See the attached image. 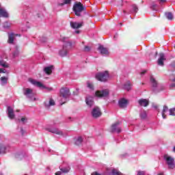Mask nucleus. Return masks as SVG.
Returning <instances> with one entry per match:
<instances>
[{
  "label": "nucleus",
  "mask_w": 175,
  "mask_h": 175,
  "mask_svg": "<svg viewBox=\"0 0 175 175\" xmlns=\"http://www.w3.org/2000/svg\"><path fill=\"white\" fill-rule=\"evenodd\" d=\"M16 111L17 113H18L20 111V109H17Z\"/></svg>",
  "instance_id": "obj_53"
},
{
  "label": "nucleus",
  "mask_w": 175,
  "mask_h": 175,
  "mask_svg": "<svg viewBox=\"0 0 175 175\" xmlns=\"http://www.w3.org/2000/svg\"><path fill=\"white\" fill-rule=\"evenodd\" d=\"M98 51L103 55H109V49H107V48H105L102 45L98 46Z\"/></svg>",
  "instance_id": "obj_13"
},
{
  "label": "nucleus",
  "mask_w": 175,
  "mask_h": 175,
  "mask_svg": "<svg viewBox=\"0 0 175 175\" xmlns=\"http://www.w3.org/2000/svg\"><path fill=\"white\" fill-rule=\"evenodd\" d=\"M170 88H174V87H175V82L171 83V84L170 85Z\"/></svg>",
  "instance_id": "obj_43"
},
{
  "label": "nucleus",
  "mask_w": 175,
  "mask_h": 175,
  "mask_svg": "<svg viewBox=\"0 0 175 175\" xmlns=\"http://www.w3.org/2000/svg\"><path fill=\"white\" fill-rule=\"evenodd\" d=\"M23 94L25 95V96L29 98V95L32 94V89L27 88Z\"/></svg>",
  "instance_id": "obj_25"
},
{
  "label": "nucleus",
  "mask_w": 175,
  "mask_h": 175,
  "mask_svg": "<svg viewBox=\"0 0 175 175\" xmlns=\"http://www.w3.org/2000/svg\"><path fill=\"white\" fill-rule=\"evenodd\" d=\"M118 125H120V122H118L112 124L111 127V132L112 133L116 132V133H121L122 129L121 127L118 126Z\"/></svg>",
  "instance_id": "obj_9"
},
{
  "label": "nucleus",
  "mask_w": 175,
  "mask_h": 175,
  "mask_svg": "<svg viewBox=\"0 0 175 175\" xmlns=\"http://www.w3.org/2000/svg\"><path fill=\"white\" fill-rule=\"evenodd\" d=\"M174 68H175V63L173 64Z\"/></svg>",
  "instance_id": "obj_55"
},
{
  "label": "nucleus",
  "mask_w": 175,
  "mask_h": 175,
  "mask_svg": "<svg viewBox=\"0 0 175 175\" xmlns=\"http://www.w3.org/2000/svg\"><path fill=\"white\" fill-rule=\"evenodd\" d=\"M86 105L91 107L92 106H94V98L91 96H87L85 99Z\"/></svg>",
  "instance_id": "obj_20"
},
{
  "label": "nucleus",
  "mask_w": 175,
  "mask_h": 175,
  "mask_svg": "<svg viewBox=\"0 0 175 175\" xmlns=\"http://www.w3.org/2000/svg\"><path fill=\"white\" fill-rule=\"evenodd\" d=\"M61 174H62V171H58V172H55V175H61Z\"/></svg>",
  "instance_id": "obj_44"
},
{
  "label": "nucleus",
  "mask_w": 175,
  "mask_h": 175,
  "mask_svg": "<svg viewBox=\"0 0 175 175\" xmlns=\"http://www.w3.org/2000/svg\"><path fill=\"white\" fill-rule=\"evenodd\" d=\"M61 105H65V102H64V103H62Z\"/></svg>",
  "instance_id": "obj_56"
},
{
  "label": "nucleus",
  "mask_w": 175,
  "mask_h": 175,
  "mask_svg": "<svg viewBox=\"0 0 175 175\" xmlns=\"http://www.w3.org/2000/svg\"><path fill=\"white\" fill-rule=\"evenodd\" d=\"M118 105L120 109H125L128 106V100L125 98H121L118 100Z\"/></svg>",
  "instance_id": "obj_10"
},
{
  "label": "nucleus",
  "mask_w": 175,
  "mask_h": 175,
  "mask_svg": "<svg viewBox=\"0 0 175 175\" xmlns=\"http://www.w3.org/2000/svg\"><path fill=\"white\" fill-rule=\"evenodd\" d=\"M53 69H54V66H47L44 68V72L46 73V75L50 76V75L53 73Z\"/></svg>",
  "instance_id": "obj_17"
},
{
  "label": "nucleus",
  "mask_w": 175,
  "mask_h": 175,
  "mask_svg": "<svg viewBox=\"0 0 175 175\" xmlns=\"http://www.w3.org/2000/svg\"><path fill=\"white\" fill-rule=\"evenodd\" d=\"M0 73H6V71L3 68H0Z\"/></svg>",
  "instance_id": "obj_45"
},
{
  "label": "nucleus",
  "mask_w": 175,
  "mask_h": 175,
  "mask_svg": "<svg viewBox=\"0 0 175 175\" xmlns=\"http://www.w3.org/2000/svg\"><path fill=\"white\" fill-rule=\"evenodd\" d=\"M6 152V146L0 144V154H5Z\"/></svg>",
  "instance_id": "obj_28"
},
{
  "label": "nucleus",
  "mask_w": 175,
  "mask_h": 175,
  "mask_svg": "<svg viewBox=\"0 0 175 175\" xmlns=\"http://www.w3.org/2000/svg\"><path fill=\"white\" fill-rule=\"evenodd\" d=\"M3 28L9 29L10 28V25L8 22H5L3 25Z\"/></svg>",
  "instance_id": "obj_36"
},
{
  "label": "nucleus",
  "mask_w": 175,
  "mask_h": 175,
  "mask_svg": "<svg viewBox=\"0 0 175 175\" xmlns=\"http://www.w3.org/2000/svg\"><path fill=\"white\" fill-rule=\"evenodd\" d=\"M17 55V52L14 53V57H16Z\"/></svg>",
  "instance_id": "obj_50"
},
{
  "label": "nucleus",
  "mask_w": 175,
  "mask_h": 175,
  "mask_svg": "<svg viewBox=\"0 0 175 175\" xmlns=\"http://www.w3.org/2000/svg\"><path fill=\"white\" fill-rule=\"evenodd\" d=\"M70 27L73 28V29H79V28H81L83 25H84V23L81 22L80 23L77 22H70Z\"/></svg>",
  "instance_id": "obj_11"
},
{
  "label": "nucleus",
  "mask_w": 175,
  "mask_h": 175,
  "mask_svg": "<svg viewBox=\"0 0 175 175\" xmlns=\"http://www.w3.org/2000/svg\"><path fill=\"white\" fill-rule=\"evenodd\" d=\"M151 9H152V10H157V4H155L154 3H152Z\"/></svg>",
  "instance_id": "obj_39"
},
{
  "label": "nucleus",
  "mask_w": 175,
  "mask_h": 175,
  "mask_svg": "<svg viewBox=\"0 0 175 175\" xmlns=\"http://www.w3.org/2000/svg\"><path fill=\"white\" fill-rule=\"evenodd\" d=\"M70 170V167H69L60 168V172H62V173H64V174H66V173H69Z\"/></svg>",
  "instance_id": "obj_26"
},
{
  "label": "nucleus",
  "mask_w": 175,
  "mask_h": 175,
  "mask_svg": "<svg viewBox=\"0 0 175 175\" xmlns=\"http://www.w3.org/2000/svg\"><path fill=\"white\" fill-rule=\"evenodd\" d=\"M159 57H160L158 59L157 64L160 66H163V65H164L163 61L166 60V58H165V54L161 53L159 54Z\"/></svg>",
  "instance_id": "obj_14"
},
{
  "label": "nucleus",
  "mask_w": 175,
  "mask_h": 175,
  "mask_svg": "<svg viewBox=\"0 0 175 175\" xmlns=\"http://www.w3.org/2000/svg\"><path fill=\"white\" fill-rule=\"evenodd\" d=\"M154 109H158V106H154Z\"/></svg>",
  "instance_id": "obj_52"
},
{
  "label": "nucleus",
  "mask_w": 175,
  "mask_h": 175,
  "mask_svg": "<svg viewBox=\"0 0 175 175\" xmlns=\"http://www.w3.org/2000/svg\"><path fill=\"white\" fill-rule=\"evenodd\" d=\"M170 116L175 117V108H171L169 109Z\"/></svg>",
  "instance_id": "obj_33"
},
{
  "label": "nucleus",
  "mask_w": 175,
  "mask_h": 175,
  "mask_svg": "<svg viewBox=\"0 0 175 175\" xmlns=\"http://www.w3.org/2000/svg\"><path fill=\"white\" fill-rule=\"evenodd\" d=\"M164 159L166 161L169 169L174 168V159L167 154H165Z\"/></svg>",
  "instance_id": "obj_4"
},
{
  "label": "nucleus",
  "mask_w": 175,
  "mask_h": 175,
  "mask_svg": "<svg viewBox=\"0 0 175 175\" xmlns=\"http://www.w3.org/2000/svg\"><path fill=\"white\" fill-rule=\"evenodd\" d=\"M21 132L23 135H24V133H25V131L23 129H21Z\"/></svg>",
  "instance_id": "obj_47"
},
{
  "label": "nucleus",
  "mask_w": 175,
  "mask_h": 175,
  "mask_svg": "<svg viewBox=\"0 0 175 175\" xmlns=\"http://www.w3.org/2000/svg\"><path fill=\"white\" fill-rule=\"evenodd\" d=\"M169 110V107L166 105L163 106L161 114H162V118L165 120L166 119V111H167Z\"/></svg>",
  "instance_id": "obj_22"
},
{
  "label": "nucleus",
  "mask_w": 175,
  "mask_h": 175,
  "mask_svg": "<svg viewBox=\"0 0 175 175\" xmlns=\"http://www.w3.org/2000/svg\"><path fill=\"white\" fill-rule=\"evenodd\" d=\"M166 2V0H160V3H163Z\"/></svg>",
  "instance_id": "obj_48"
},
{
  "label": "nucleus",
  "mask_w": 175,
  "mask_h": 175,
  "mask_svg": "<svg viewBox=\"0 0 175 175\" xmlns=\"http://www.w3.org/2000/svg\"><path fill=\"white\" fill-rule=\"evenodd\" d=\"M88 88L90 90H94V85L91 83H88Z\"/></svg>",
  "instance_id": "obj_37"
},
{
  "label": "nucleus",
  "mask_w": 175,
  "mask_h": 175,
  "mask_svg": "<svg viewBox=\"0 0 175 175\" xmlns=\"http://www.w3.org/2000/svg\"><path fill=\"white\" fill-rule=\"evenodd\" d=\"M60 95L66 99L70 96V90H69V88H62L60 90Z\"/></svg>",
  "instance_id": "obj_8"
},
{
  "label": "nucleus",
  "mask_w": 175,
  "mask_h": 175,
  "mask_svg": "<svg viewBox=\"0 0 175 175\" xmlns=\"http://www.w3.org/2000/svg\"><path fill=\"white\" fill-rule=\"evenodd\" d=\"M84 51H85V52H88V51H90V50H91V47H90V46H85V47H84Z\"/></svg>",
  "instance_id": "obj_38"
},
{
  "label": "nucleus",
  "mask_w": 175,
  "mask_h": 175,
  "mask_svg": "<svg viewBox=\"0 0 175 175\" xmlns=\"http://www.w3.org/2000/svg\"><path fill=\"white\" fill-rule=\"evenodd\" d=\"M27 120V119L25 118H22L21 119V121L22 122H24V121H26Z\"/></svg>",
  "instance_id": "obj_46"
},
{
  "label": "nucleus",
  "mask_w": 175,
  "mask_h": 175,
  "mask_svg": "<svg viewBox=\"0 0 175 175\" xmlns=\"http://www.w3.org/2000/svg\"><path fill=\"white\" fill-rule=\"evenodd\" d=\"M109 94L110 92H109V90L105 89L103 90L96 91L95 93V95L96 96H97V98H106L109 96Z\"/></svg>",
  "instance_id": "obj_5"
},
{
  "label": "nucleus",
  "mask_w": 175,
  "mask_h": 175,
  "mask_svg": "<svg viewBox=\"0 0 175 175\" xmlns=\"http://www.w3.org/2000/svg\"><path fill=\"white\" fill-rule=\"evenodd\" d=\"M146 174V172L144 171H138L137 175H144Z\"/></svg>",
  "instance_id": "obj_41"
},
{
  "label": "nucleus",
  "mask_w": 175,
  "mask_h": 175,
  "mask_svg": "<svg viewBox=\"0 0 175 175\" xmlns=\"http://www.w3.org/2000/svg\"><path fill=\"white\" fill-rule=\"evenodd\" d=\"M1 81H3L4 84H6L8 83V78H6V77H1Z\"/></svg>",
  "instance_id": "obj_35"
},
{
  "label": "nucleus",
  "mask_w": 175,
  "mask_h": 175,
  "mask_svg": "<svg viewBox=\"0 0 175 175\" xmlns=\"http://www.w3.org/2000/svg\"><path fill=\"white\" fill-rule=\"evenodd\" d=\"M133 9L135 13H137V10H139V8H137V6L133 5Z\"/></svg>",
  "instance_id": "obj_40"
},
{
  "label": "nucleus",
  "mask_w": 175,
  "mask_h": 175,
  "mask_svg": "<svg viewBox=\"0 0 175 175\" xmlns=\"http://www.w3.org/2000/svg\"><path fill=\"white\" fill-rule=\"evenodd\" d=\"M165 16L167 20H170V21H172V20H174V16H173V14L172 12H165Z\"/></svg>",
  "instance_id": "obj_23"
},
{
  "label": "nucleus",
  "mask_w": 175,
  "mask_h": 175,
  "mask_svg": "<svg viewBox=\"0 0 175 175\" xmlns=\"http://www.w3.org/2000/svg\"><path fill=\"white\" fill-rule=\"evenodd\" d=\"M158 55V52H156V56Z\"/></svg>",
  "instance_id": "obj_54"
},
{
  "label": "nucleus",
  "mask_w": 175,
  "mask_h": 175,
  "mask_svg": "<svg viewBox=\"0 0 175 175\" xmlns=\"http://www.w3.org/2000/svg\"><path fill=\"white\" fill-rule=\"evenodd\" d=\"M29 83L33 84V85H36V87H38L39 88H46V90H48V91H53V88H46V86H44V85H43V83H42L41 82H39L32 78H29Z\"/></svg>",
  "instance_id": "obj_3"
},
{
  "label": "nucleus",
  "mask_w": 175,
  "mask_h": 175,
  "mask_svg": "<svg viewBox=\"0 0 175 175\" xmlns=\"http://www.w3.org/2000/svg\"><path fill=\"white\" fill-rule=\"evenodd\" d=\"M109 72H100L96 74L95 77L98 81H100L101 83H106L107 80H109Z\"/></svg>",
  "instance_id": "obj_2"
},
{
  "label": "nucleus",
  "mask_w": 175,
  "mask_h": 175,
  "mask_svg": "<svg viewBox=\"0 0 175 175\" xmlns=\"http://www.w3.org/2000/svg\"><path fill=\"white\" fill-rule=\"evenodd\" d=\"M139 106H144V107H147L150 105V102L147 99L141 98L138 100Z\"/></svg>",
  "instance_id": "obj_15"
},
{
  "label": "nucleus",
  "mask_w": 175,
  "mask_h": 175,
  "mask_svg": "<svg viewBox=\"0 0 175 175\" xmlns=\"http://www.w3.org/2000/svg\"><path fill=\"white\" fill-rule=\"evenodd\" d=\"M146 70L145 71H144V72H141L142 73V75H144V73H146Z\"/></svg>",
  "instance_id": "obj_51"
},
{
  "label": "nucleus",
  "mask_w": 175,
  "mask_h": 175,
  "mask_svg": "<svg viewBox=\"0 0 175 175\" xmlns=\"http://www.w3.org/2000/svg\"><path fill=\"white\" fill-rule=\"evenodd\" d=\"M75 33H80V31L79 30L75 31Z\"/></svg>",
  "instance_id": "obj_49"
},
{
  "label": "nucleus",
  "mask_w": 175,
  "mask_h": 175,
  "mask_svg": "<svg viewBox=\"0 0 175 175\" xmlns=\"http://www.w3.org/2000/svg\"><path fill=\"white\" fill-rule=\"evenodd\" d=\"M72 10L75 13V15L80 17V16H81V13H83V12H85L86 8L81 2L79 1L74 4Z\"/></svg>",
  "instance_id": "obj_1"
},
{
  "label": "nucleus",
  "mask_w": 175,
  "mask_h": 175,
  "mask_svg": "<svg viewBox=\"0 0 175 175\" xmlns=\"http://www.w3.org/2000/svg\"><path fill=\"white\" fill-rule=\"evenodd\" d=\"M140 117L142 120H146V118H147V112H146V111H142L140 113Z\"/></svg>",
  "instance_id": "obj_32"
},
{
  "label": "nucleus",
  "mask_w": 175,
  "mask_h": 175,
  "mask_svg": "<svg viewBox=\"0 0 175 175\" xmlns=\"http://www.w3.org/2000/svg\"><path fill=\"white\" fill-rule=\"evenodd\" d=\"M0 66L2 68H9V64L6 61L1 59L0 60Z\"/></svg>",
  "instance_id": "obj_24"
},
{
  "label": "nucleus",
  "mask_w": 175,
  "mask_h": 175,
  "mask_svg": "<svg viewBox=\"0 0 175 175\" xmlns=\"http://www.w3.org/2000/svg\"><path fill=\"white\" fill-rule=\"evenodd\" d=\"M150 81L152 83V85L154 88H157L158 85V83L155 81V79H154L153 77L150 78Z\"/></svg>",
  "instance_id": "obj_31"
},
{
  "label": "nucleus",
  "mask_w": 175,
  "mask_h": 175,
  "mask_svg": "<svg viewBox=\"0 0 175 175\" xmlns=\"http://www.w3.org/2000/svg\"><path fill=\"white\" fill-rule=\"evenodd\" d=\"M8 116L10 120H14L15 117L14 111H13V109L10 107H8Z\"/></svg>",
  "instance_id": "obj_18"
},
{
  "label": "nucleus",
  "mask_w": 175,
  "mask_h": 175,
  "mask_svg": "<svg viewBox=\"0 0 175 175\" xmlns=\"http://www.w3.org/2000/svg\"><path fill=\"white\" fill-rule=\"evenodd\" d=\"M47 131L48 132H51V133H55V135H59V136L64 135V133L58 129H48Z\"/></svg>",
  "instance_id": "obj_12"
},
{
  "label": "nucleus",
  "mask_w": 175,
  "mask_h": 175,
  "mask_svg": "<svg viewBox=\"0 0 175 175\" xmlns=\"http://www.w3.org/2000/svg\"><path fill=\"white\" fill-rule=\"evenodd\" d=\"M116 2L117 3H119L120 6H122V0H118Z\"/></svg>",
  "instance_id": "obj_42"
},
{
  "label": "nucleus",
  "mask_w": 175,
  "mask_h": 175,
  "mask_svg": "<svg viewBox=\"0 0 175 175\" xmlns=\"http://www.w3.org/2000/svg\"><path fill=\"white\" fill-rule=\"evenodd\" d=\"M102 116V111L99 107H95L92 110V116L93 118H99Z\"/></svg>",
  "instance_id": "obj_6"
},
{
  "label": "nucleus",
  "mask_w": 175,
  "mask_h": 175,
  "mask_svg": "<svg viewBox=\"0 0 175 175\" xmlns=\"http://www.w3.org/2000/svg\"><path fill=\"white\" fill-rule=\"evenodd\" d=\"M72 2V0H64L63 3H59L58 6H64V5H69Z\"/></svg>",
  "instance_id": "obj_27"
},
{
  "label": "nucleus",
  "mask_w": 175,
  "mask_h": 175,
  "mask_svg": "<svg viewBox=\"0 0 175 175\" xmlns=\"http://www.w3.org/2000/svg\"><path fill=\"white\" fill-rule=\"evenodd\" d=\"M14 42V34L12 33L8 36V43H9L10 44H13Z\"/></svg>",
  "instance_id": "obj_21"
},
{
  "label": "nucleus",
  "mask_w": 175,
  "mask_h": 175,
  "mask_svg": "<svg viewBox=\"0 0 175 175\" xmlns=\"http://www.w3.org/2000/svg\"><path fill=\"white\" fill-rule=\"evenodd\" d=\"M44 106L46 109H50L51 106H55V101L53 98H51L49 102L44 103Z\"/></svg>",
  "instance_id": "obj_19"
},
{
  "label": "nucleus",
  "mask_w": 175,
  "mask_h": 175,
  "mask_svg": "<svg viewBox=\"0 0 175 175\" xmlns=\"http://www.w3.org/2000/svg\"><path fill=\"white\" fill-rule=\"evenodd\" d=\"M131 82H127L124 85V90H126V91H131Z\"/></svg>",
  "instance_id": "obj_29"
},
{
  "label": "nucleus",
  "mask_w": 175,
  "mask_h": 175,
  "mask_svg": "<svg viewBox=\"0 0 175 175\" xmlns=\"http://www.w3.org/2000/svg\"><path fill=\"white\" fill-rule=\"evenodd\" d=\"M0 16L1 17H4V18H8L9 13H8L5 8L0 7Z\"/></svg>",
  "instance_id": "obj_16"
},
{
  "label": "nucleus",
  "mask_w": 175,
  "mask_h": 175,
  "mask_svg": "<svg viewBox=\"0 0 175 175\" xmlns=\"http://www.w3.org/2000/svg\"><path fill=\"white\" fill-rule=\"evenodd\" d=\"M108 172H109V170H107V172H105L103 174L98 173V172H94L91 174V175H108Z\"/></svg>",
  "instance_id": "obj_34"
},
{
  "label": "nucleus",
  "mask_w": 175,
  "mask_h": 175,
  "mask_svg": "<svg viewBox=\"0 0 175 175\" xmlns=\"http://www.w3.org/2000/svg\"><path fill=\"white\" fill-rule=\"evenodd\" d=\"M68 46L72 47V42H68L66 45L63 46V49L59 51V55L61 57H66V55H68V49L66 48Z\"/></svg>",
  "instance_id": "obj_7"
},
{
  "label": "nucleus",
  "mask_w": 175,
  "mask_h": 175,
  "mask_svg": "<svg viewBox=\"0 0 175 175\" xmlns=\"http://www.w3.org/2000/svg\"><path fill=\"white\" fill-rule=\"evenodd\" d=\"M83 143V138L81 137H79L75 141V145L76 146H80Z\"/></svg>",
  "instance_id": "obj_30"
}]
</instances>
